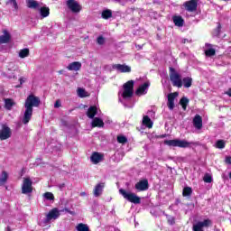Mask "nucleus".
<instances>
[{"label": "nucleus", "instance_id": "nucleus-1", "mask_svg": "<svg viewBox=\"0 0 231 231\" xmlns=\"http://www.w3.org/2000/svg\"><path fill=\"white\" fill-rule=\"evenodd\" d=\"M41 106V99L34 95H29L25 100L23 124L26 125L32 120L33 115V107H39Z\"/></svg>", "mask_w": 231, "mask_h": 231}, {"label": "nucleus", "instance_id": "nucleus-2", "mask_svg": "<svg viewBox=\"0 0 231 231\" xmlns=\"http://www.w3.org/2000/svg\"><path fill=\"white\" fill-rule=\"evenodd\" d=\"M124 91L119 97V102L125 106V107H133V89L134 88V80H129L124 84Z\"/></svg>", "mask_w": 231, "mask_h": 231}, {"label": "nucleus", "instance_id": "nucleus-3", "mask_svg": "<svg viewBox=\"0 0 231 231\" xmlns=\"http://www.w3.org/2000/svg\"><path fill=\"white\" fill-rule=\"evenodd\" d=\"M164 144L169 145V147H180V149H188L191 145H197L195 142H188L187 140L180 139L165 140Z\"/></svg>", "mask_w": 231, "mask_h": 231}, {"label": "nucleus", "instance_id": "nucleus-4", "mask_svg": "<svg viewBox=\"0 0 231 231\" xmlns=\"http://www.w3.org/2000/svg\"><path fill=\"white\" fill-rule=\"evenodd\" d=\"M170 80L172 83V86L175 88H182L183 87V81L181 79V75L180 73L176 72V69L174 68L170 67Z\"/></svg>", "mask_w": 231, "mask_h": 231}, {"label": "nucleus", "instance_id": "nucleus-5", "mask_svg": "<svg viewBox=\"0 0 231 231\" xmlns=\"http://www.w3.org/2000/svg\"><path fill=\"white\" fill-rule=\"evenodd\" d=\"M119 194L125 198V199H127L130 203H134V205H139L141 203L140 197L136 196L134 193L127 192L125 189H119Z\"/></svg>", "mask_w": 231, "mask_h": 231}, {"label": "nucleus", "instance_id": "nucleus-6", "mask_svg": "<svg viewBox=\"0 0 231 231\" xmlns=\"http://www.w3.org/2000/svg\"><path fill=\"white\" fill-rule=\"evenodd\" d=\"M66 5L72 14H79L80 10H82V5L77 0H67Z\"/></svg>", "mask_w": 231, "mask_h": 231}, {"label": "nucleus", "instance_id": "nucleus-7", "mask_svg": "<svg viewBox=\"0 0 231 231\" xmlns=\"http://www.w3.org/2000/svg\"><path fill=\"white\" fill-rule=\"evenodd\" d=\"M32 183V179L24 178L22 185V194H32L33 192Z\"/></svg>", "mask_w": 231, "mask_h": 231}, {"label": "nucleus", "instance_id": "nucleus-8", "mask_svg": "<svg viewBox=\"0 0 231 231\" xmlns=\"http://www.w3.org/2000/svg\"><path fill=\"white\" fill-rule=\"evenodd\" d=\"M12 137V129L6 125H2V129L0 130V140H8Z\"/></svg>", "mask_w": 231, "mask_h": 231}, {"label": "nucleus", "instance_id": "nucleus-9", "mask_svg": "<svg viewBox=\"0 0 231 231\" xmlns=\"http://www.w3.org/2000/svg\"><path fill=\"white\" fill-rule=\"evenodd\" d=\"M60 216V213L59 212V209L57 208H53L47 214L45 223H50L51 220L59 219Z\"/></svg>", "mask_w": 231, "mask_h": 231}, {"label": "nucleus", "instance_id": "nucleus-10", "mask_svg": "<svg viewBox=\"0 0 231 231\" xmlns=\"http://www.w3.org/2000/svg\"><path fill=\"white\" fill-rule=\"evenodd\" d=\"M149 86H151V83L149 81H146L137 88V90L135 91V95H138V97H142V95H147Z\"/></svg>", "mask_w": 231, "mask_h": 231}, {"label": "nucleus", "instance_id": "nucleus-11", "mask_svg": "<svg viewBox=\"0 0 231 231\" xmlns=\"http://www.w3.org/2000/svg\"><path fill=\"white\" fill-rule=\"evenodd\" d=\"M184 6L188 12H196L198 8V2L196 0H190L184 3Z\"/></svg>", "mask_w": 231, "mask_h": 231}, {"label": "nucleus", "instance_id": "nucleus-12", "mask_svg": "<svg viewBox=\"0 0 231 231\" xmlns=\"http://www.w3.org/2000/svg\"><path fill=\"white\" fill-rule=\"evenodd\" d=\"M135 189L139 192L147 190V189H149V181H147V180H140L135 184Z\"/></svg>", "mask_w": 231, "mask_h": 231}, {"label": "nucleus", "instance_id": "nucleus-13", "mask_svg": "<svg viewBox=\"0 0 231 231\" xmlns=\"http://www.w3.org/2000/svg\"><path fill=\"white\" fill-rule=\"evenodd\" d=\"M12 41V35L6 30H4V35L0 36V44H8Z\"/></svg>", "mask_w": 231, "mask_h": 231}, {"label": "nucleus", "instance_id": "nucleus-14", "mask_svg": "<svg viewBox=\"0 0 231 231\" xmlns=\"http://www.w3.org/2000/svg\"><path fill=\"white\" fill-rule=\"evenodd\" d=\"M116 69L120 73H131V71H132L131 66H129L127 64H117Z\"/></svg>", "mask_w": 231, "mask_h": 231}, {"label": "nucleus", "instance_id": "nucleus-15", "mask_svg": "<svg viewBox=\"0 0 231 231\" xmlns=\"http://www.w3.org/2000/svg\"><path fill=\"white\" fill-rule=\"evenodd\" d=\"M193 125L196 129H201V127H203V118H201V116H195L193 118Z\"/></svg>", "mask_w": 231, "mask_h": 231}, {"label": "nucleus", "instance_id": "nucleus-16", "mask_svg": "<svg viewBox=\"0 0 231 231\" xmlns=\"http://www.w3.org/2000/svg\"><path fill=\"white\" fill-rule=\"evenodd\" d=\"M178 97V93H171L168 95V107L172 111L174 109V99Z\"/></svg>", "mask_w": 231, "mask_h": 231}, {"label": "nucleus", "instance_id": "nucleus-17", "mask_svg": "<svg viewBox=\"0 0 231 231\" xmlns=\"http://www.w3.org/2000/svg\"><path fill=\"white\" fill-rule=\"evenodd\" d=\"M90 160H91L92 163L97 165V163H100V162H102L103 156H102V154L95 152L92 153Z\"/></svg>", "mask_w": 231, "mask_h": 231}, {"label": "nucleus", "instance_id": "nucleus-18", "mask_svg": "<svg viewBox=\"0 0 231 231\" xmlns=\"http://www.w3.org/2000/svg\"><path fill=\"white\" fill-rule=\"evenodd\" d=\"M104 190V183H98L94 189V196L95 198H98L102 196V192Z\"/></svg>", "mask_w": 231, "mask_h": 231}, {"label": "nucleus", "instance_id": "nucleus-19", "mask_svg": "<svg viewBox=\"0 0 231 231\" xmlns=\"http://www.w3.org/2000/svg\"><path fill=\"white\" fill-rule=\"evenodd\" d=\"M82 68V63L74 61L68 66L69 71H79Z\"/></svg>", "mask_w": 231, "mask_h": 231}, {"label": "nucleus", "instance_id": "nucleus-20", "mask_svg": "<svg viewBox=\"0 0 231 231\" xmlns=\"http://www.w3.org/2000/svg\"><path fill=\"white\" fill-rule=\"evenodd\" d=\"M206 48H208L205 51L206 57H214L216 55V49L212 48V44L206 43Z\"/></svg>", "mask_w": 231, "mask_h": 231}, {"label": "nucleus", "instance_id": "nucleus-21", "mask_svg": "<svg viewBox=\"0 0 231 231\" xmlns=\"http://www.w3.org/2000/svg\"><path fill=\"white\" fill-rule=\"evenodd\" d=\"M27 8H31L32 10H39L40 5L39 2L35 0H26Z\"/></svg>", "mask_w": 231, "mask_h": 231}, {"label": "nucleus", "instance_id": "nucleus-22", "mask_svg": "<svg viewBox=\"0 0 231 231\" xmlns=\"http://www.w3.org/2000/svg\"><path fill=\"white\" fill-rule=\"evenodd\" d=\"M98 113V110L97 109V106H89V108L87 111V116L93 119L95 118V115Z\"/></svg>", "mask_w": 231, "mask_h": 231}, {"label": "nucleus", "instance_id": "nucleus-23", "mask_svg": "<svg viewBox=\"0 0 231 231\" xmlns=\"http://www.w3.org/2000/svg\"><path fill=\"white\" fill-rule=\"evenodd\" d=\"M173 23L175 26H178L179 28H181L183 24H185V20L181 16H173Z\"/></svg>", "mask_w": 231, "mask_h": 231}, {"label": "nucleus", "instance_id": "nucleus-24", "mask_svg": "<svg viewBox=\"0 0 231 231\" xmlns=\"http://www.w3.org/2000/svg\"><path fill=\"white\" fill-rule=\"evenodd\" d=\"M152 120L149 117V116H144L143 118V125L148 127V129H152Z\"/></svg>", "mask_w": 231, "mask_h": 231}, {"label": "nucleus", "instance_id": "nucleus-25", "mask_svg": "<svg viewBox=\"0 0 231 231\" xmlns=\"http://www.w3.org/2000/svg\"><path fill=\"white\" fill-rule=\"evenodd\" d=\"M92 127H104V121L98 117H95L92 121Z\"/></svg>", "mask_w": 231, "mask_h": 231}, {"label": "nucleus", "instance_id": "nucleus-26", "mask_svg": "<svg viewBox=\"0 0 231 231\" xmlns=\"http://www.w3.org/2000/svg\"><path fill=\"white\" fill-rule=\"evenodd\" d=\"M13 106H15V102L10 98L5 99V107L7 109V111H12Z\"/></svg>", "mask_w": 231, "mask_h": 231}, {"label": "nucleus", "instance_id": "nucleus-27", "mask_svg": "<svg viewBox=\"0 0 231 231\" xmlns=\"http://www.w3.org/2000/svg\"><path fill=\"white\" fill-rule=\"evenodd\" d=\"M182 84L184 88H190V86H192V78L190 77L183 78Z\"/></svg>", "mask_w": 231, "mask_h": 231}, {"label": "nucleus", "instance_id": "nucleus-28", "mask_svg": "<svg viewBox=\"0 0 231 231\" xmlns=\"http://www.w3.org/2000/svg\"><path fill=\"white\" fill-rule=\"evenodd\" d=\"M101 17L103 19H110V17H113V13L109 9L104 10L101 14Z\"/></svg>", "mask_w": 231, "mask_h": 231}, {"label": "nucleus", "instance_id": "nucleus-29", "mask_svg": "<svg viewBox=\"0 0 231 231\" xmlns=\"http://www.w3.org/2000/svg\"><path fill=\"white\" fill-rule=\"evenodd\" d=\"M7 180L8 173L6 171H2V174L0 176V185H5Z\"/></svg>", "mask_w": 231, "mask_h": 231}, {"label": "nucleus", "instance_id": "nucleus-30", "mask_svg": "<svg viewBox=\"0 0 231 231\" xmlns=\"http://www.w3.org/2000/svg\"><path fill=\"white\" fill-rule=\"evenodd\" d=\"M28 55H30V50L29 49H23L19 51L20 59H25V57H28Z\"/></svg>", "mask_w": 231, "mask_h": 231}, {"label": "nucleus", "instance_id": "nucleus-31", "mask_svg": "<svg viewBox=\"0 0 231 231\" xmlns=\"http://www.w3.org/2000/svg\"><path fill=\"white\" fill-rule=\"evenodd\" d=\"M40 14L42 17H48L50 15V8L49 7H42L40 9Z\"/></svg>", "mask_w": 231, "mask_h": 231}, {"label": "nucleus", "instance_id": "nucleus-32", "mask_svg": "<svg viewBox=\"0 0 231 231\" xmlns=\"http://www.w3.org/2000/svg\"><path fill=\"white\" fill-rule=\"evenodd\" d=\"M76 230L78 231H89V226L88 225L80 223L76 226Z\"/></svg>", "mask_w": 231, "mask_h": 231}, {"label": "nucleus", "instance_id": "nucleus-33", "mask_svg": "<svg viewBox=\"0 0 231 231\" xmlns=\"http://www.w3.org/2000/svg\"><path fill=\"white\" fill-rule=\"evenodd\" d=\"M78 96L80 98H86V97H88V92L86 91V89L80 88H78Z\"/></svg>", "mask_w": 231, "mask_h": 231}, {"label": "nucleus", "instance_id": "nucleus-34", "mask_svg": "<svg viewBox=\"0 0 231 231\" xmlns=\"http://www.w3.org/2000/svg\"><path fill=\"white\" fill-rule=\"evenodd\" d=\"M180 106H182L183 110H187V106H189V98L182 97L180 101Z\"/></svg>", "mask_w": 231, "mask_h": 231}, {"label": "nucleus", "instance_id": "nucleus-35", "mask_svg": "<svg viewBox=\"0 0 231 231\" xmlns=\"http://www.w3.org/2000/svg\"><path fill=\"white\" fill-rule=\"evenodd\" d=\"M128 140L127 137H125V135H118L117 136V143H122V145H125V143H127Z\"/></svg>", "mask_w": 231, "mask_h": 231}, {"label": "nucleus", "instance_id": "nucleus-36", "mask_svg": "<svg viewBox=\"0 0 231 231\" xmlns=\"http://www.w3.org/2000/svg\"><path fill=\"white\" fill-rule=\"evenodd\" d=\"M43 198H45V199L48 201H53L55 199V196H53V193L51 192H45L43 194Z\"/></svg>", "mask_w": 231, "mask_h": 231}, {"label": "nucleus", "instance_id": "nucleus-37", "mask_svg": "<svg viewBox=\"0 0 231 231\" xmlns=\"http://www.w3.org/2000/svg\"><path fill=\"white\" fill-rule=\"evenodd\" d=\"M6 5H12L15 12L19 10V5H17V0H7Z\"/></svg>", "mask_w": 231, "mask_h": 231}, {"label": "nucleus", "instance_id": "nucleus-38", "mask_svg": "<svg viewBox=\"0 0 231 231\" xmlns=\"http://www.w3.org/2000/svg\"><path fill=\"white\" fill-rule=\"evenodd\" d=\"M192 194V188L186 187L183 189L182 195L184 197L190 196Z\"/></svg>", "mask_w": 231, "mask_h": 231}, {"label": "nucleus", "instance_id": "nucleus-39", "mask_svg": "<svg viewBox=\"0 0 231 231\" xmlns=\"http://www.w3.org/2000/svg\"><path fill=\"white\" fill-rule=\"evenodd\" d=\"M226 144V143H225V141L218 140V141H217L215 147H217V149H225Z\"/></svg>", "mask_w": 231, "mask_h": 231}, {"label": "nucleus", "instance_id": "nucleus-40", "mask_svg": "<svg viewBox=\"0 0 231 231\" xmlns=\"http://www.w3.org/2000/svg\"><path fill=\"white\" fill-rule=\"evenodd\" d=\"M97 44H99V46H102V45L106 44V39L103 38V36H98L97 39Z\"/></svg>", "mask_w": 231, "mask_h": 231}, {"label": "nucleus", "instance_id": "nucleus-41", "mask_svg": "<svg viewBox=\"0 0 231 231\" xmlns=\"http://www.w3.org/2000/svg\"><path fill=\"white\" fill-rule=\"evenodd\" d=\"M203 180L205 183H212V176H210V174H206Z\"/></svg>", "mask_w": 231, "mask_h": 231}, {"label": "nucleus", "instance_id": "nucleus-42", "mask_svg": "<svg viewBox=\"0 0 231 231\" xmlns=\"http://www.w3.org/2000/svg\"><path fill=\"white\" fill-rule=\"evenodd\" d=\"M27 79L24 78V77H22L19 79V82H20V85H17L16 88H21V86H23V84H24V82H26Z\"/></svg>", "mask_w": 231, "mask_h": 231}, {"label": "nucleus", "instance_id": "nucleus-43", "mask_svg": "<svg viewBox=\"0 0 231 231\" xmlns=\"http://www.w3.org/2000/svg\"><path fill=\"white\" fill-rule=\"evenodd\" d=\"M168 223L169 225H174V223H176L174 217H170L168 218Z\"/></svg>", "mask_w": 231, "mask_h": 231}, {"label": "nucleus", "instance_id": "nucleus-44", "mask_svg": "<svg viewBox=\"0 0 231 231\" xmlns=\"http://www.w3.org/2000/svg\"><path fill=\"white\" fill-rule=\"evenodd\" d=\"M61 212H68V214H70L71 216H75V212L69 210L68 208H65Z\"/></svg>", "mask_w": 231, "mask_h": 231}, {"label": "nucleus", "instance_id": "nucleus-45", "mask_svg": "<svg viewBox=\"0 0 231 231\" xmlns=\"http://www.w3.org/2000/svg\"><path fill=\"white\" fill-rule=\"evenodd\" d=\"M60 106H62V104L60 103V100H56L55 104H54V107L56 109H59V107H60Z\"/></svg>", "mask_w": 231, "mask_h": 231}, {"label": "nucleus", "instance_id": "nucleus-46", "mask_svg": "<svg viewBox=\"0 0 231 231\" xmlns=\"http://www.w3.org/2000/svg\"><path fill=\"white\" fill-rule=\"evenodd\" d=\"M226 162H227L230 165L231 164V157H226Z\"/></svg>", "mask_w": 231, "mask_h": 231}, {"label": "nucleus", "instance_id": "nucleus-47", "mask_svg": "<svg viewBox=\"0 0 231 231\" xmlns=\"http://www.w3.org/2000/svg\"><path fill=\"white\" fill-rule=\"evenodd\" d=\"M125 1V3H127V1H129V0H124ZM116 3H119L120 5H122V0H116Z\"/></svg>", "mask_w": 231, "mask_h": 231}, {"label": "nucleus", "instance_id": "nucleus-48", "mask_svg": "<svg viewBox=\"0 0 231 231\" xmlns=\"http://www.w3.org/2000/svg\"><path fill=\"white\" fill-rule=\"evenodd\" d=\"M217 30H218V33H219V32L221 31V23H218Z\"/></svg>", "mask_w": 231, "mask_h": 231}, {"label": "nucleus", "instance_id": "nucleus-49", "mask_svg": "<svg viewBox=\"0 0 231 231\" xmlns=\"http://www.w3.org/2000/svg\"><path fill=\"white\" fill-rule=\"evenodd\" d=\"M182 42H183V44H185L186 42H189V40L184 39V40H182Z\"/></svg>", "mask_w": 231, "mask_h": 231}, {"label": "nucleus", "instance_id": "nucleus-50", "mask_svg": "<svg viewBox=\"0 0 231 231\" xmlns=\"http://www.w3.org/2000/svg\"><path fill=\"white\" fill-rule=\"evenodd\" d=\"M80 196H87V193L86 192H81Z\"/></svg>", "mask_w": 231, "mask_h": 231}, {"label": "nucleus", "instance_id": "nucleus-51", "mask_svg": "<svg viewBox=\"0 0 231 231\" xmlns=\"http://www.w3.org/2000/svg\"><path fill=\"white\" fill-rule=\"evenodd\" d=\"M6 231H12V229L10 228V226L6 227Z\"/></svg>", "mask_w": 231, "mask_h": 231}, {"label": "nucleus", "instance_id": "nucleus-52", "mask_svg": "<svg viewBox=\"0 0 231 231\" xmlns=\"http://www.w3.org/2000/svg\"><path fill=\"white\" fill-rule=\"evenodd\" d=\"M113 69H116V65L112 66Z\"/></svg>", "mask_w": 231, "mask_h": 231}, {"label": "nucleus", "instance_id": "nucleus-53", "mask_svg": "<svg viewBox=\"0 0 231 231\" xmlns=\"http://www.w3.org/2000/svg\"><path fill=\"white\" fill-rule=\"evenodd\" d=\"M9 79H15V76H10Z\"/></svg>", "mask_w": 231, "mask_h": 231}, {"label": "nucleus", "instance_id": "nucleus-54", "mask_svg": "<svg viewBox=\"0 0 231 231\" xmlns=\"http://www.w3.org/2000/svg\"><path fill=\"white\" fill-rule=\"evenodd\" d=\"M121 158H124V152H121Z\"/></svg>", "mask_w": 231, "mask_h": 231}, {"label": "nucleus", "instance_id": "nucleus-55", "mask_svg": "<svg viewBox=\"0 0 231 231\" xmlns=\"http://www.w3.org/2000/svg\"><path fill=\"white\" fill-rule=\"evenodd\" d=\"M62 187H64V184H61V185L60 186V189H62Z\"/></svg>", "mask_w": 231, "mask_h": 231}, {"label": "nucleus", "instance_id": "nucleus-56", "mask_svg": "<svg viewBox=\"0 0 231 231\" xmlns=\"http://www.w3.org/2000/svg\"><path fill=\"white\" fill-rule=\"evenodd\" d=\"M229 178H230V180H231V172L229 173Z\"/></svg>", "mask_w": 231, "mask_h": 231}, {"label": "nucleus", "instance_id": "nucleus-57", "mask_svg": "<svg viewBox=\"0 0 231 231\" xmlns=\"http://www.w3.org/2000/svg\"><path fill=\"white\" fill-rule=\"evenodd\" d=\"M60 73H62V70H60Z\"/></svg>", "mask_w": 231, "mask_h": 231}]
</instances>
